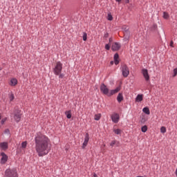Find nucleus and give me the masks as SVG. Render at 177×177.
<instances>
[{
  "mask_svg": "<svg viewBox=\"0 0 177 177\" xmlns=\"http://www.w3.org/2000/svg\"><path fill=\"white\" fill-rule=\"evenodd\" d=\"M111 118L113 122H114L115 124H118V122L120 121V115L118 113H113L111 115Z\"/></svg>",
  "mask_w": 177,
  "mask_h": 177,
  "instance_id": "obj_8",
  "label": "nucleus"
},
{
  "mask_svg": "<svg viewBox=\"0 0 177 177\" xmlns=\"http://www.w3.org/2000/svg\"><path fill=\"white\" fill-rule=\"evenodd\" d=\"M65 114H66L67 118H68V119L71 118V111H66Z\"/></svg>",
  "mask_w": 177,
  "mask_h": 177,
  "instance_id": "obj_18",
  "label": "nucleus"
},
{
  "mask_svg": "<svg viewBox=\"0 0 177 177\" xmlns=\"http://www.w3.org/2000/svg\"><path fill=\"white\" fill-rule=\"evenodd\" d=\"M21 147L23 149H26V147H27V141H24L21 143Z\"/></svg>",
  "mask_w": 177,
  "mask_h": 177,
  "instance_id": "obj_26",
  "label": "nucleus"
},
{
  "mask_svg": "<svg viewBox=\"0 0 177 177\" xmlns=\"http://www.w3.org/2000/svg\"><path fill=\"white\" fill-rule=\"evenodd\" d=\"M6 132H9V129H6Z\"/></svg>",
  "mask_w": 177,
  "mask_h": 177,
  "instance_id": "obj_39",
  "label": "nucleus"
},
{
  "mask_svg": "<svg viewBox=\"0 0 177 177\" xmlns=\"http://www.w3.org/2000/svg\"><path fill=\"white\" fill-rule=\"evenodd\" d=\"M113 59H114V63L117 66V64H118V63H120V61L118 60V59H119L118 54H117V53L115 54L114 57H113Z\"/></svg>",
  "mask_w": 177,
  "mask_h": 177,
  "instance_id": "obj_15",
  "label": "nucleus"
},
{
  "mask_svg": "<svg viewBox=\"0 0 177 177\" xmlns=\"http://www.w3.org/2000/svg\"><path fill=\"white\" fill-rule=\"evenodd\" d=\"M117 100H118V103H121V102H122V100H124V95H122V93H120L118 95Z\"/></svg>",
  "mask_w": 177,
  "mask_h": 177,
  "instance_id": "obj_14",
  "label": "nucleus"
},
{
  "mask_svg": "<svg viewBox=\"0 0 177 177\" xmlns=\"http://www.w3.org/2000/svg\"><path fill=\"white\" fill-rule=\"evenodd\" d=\"M141 73L147 82L150 81V75H149V71L147 69L142 68Z\"/></svg>",
  "mask_w": 177,
  "mask_h": 177,
  "instance_id": "obj_7",
  "label": "nucleus"
},
{
  "mask_svg": "<svg viewBox=\"0 0 177 177\" xmlns=\"http://www.w3.org/2000/svg\"><path fill=\"white\" fill-rule=\"evenodd\" d=\"M142 132H147V126L145 125L141 128Z\"/></svg>",
  "mask_w": 177,
  "mask_h": 177,
  "instance_id": "obj_23",
  "label": "nucleus"
},
{
  "mask_svg": "<svg viewBox=\"0 0 177 177\" xmlns=\"http://www.w3.org/2000/svg\"><path fill=\"white\" fill-rule=\"evenodd\" d=\"M1 164H6V162L8 161V156L4 152H1Z\"/></svg>",
  "mask_w": 177,
  "mask_h": 177,
  "instance_id": "obj_10",
  "label": "nucleus"
},
{
  "mask_svg": "<svg viewBox=\"0 0 177 177\" xmlns=\"http://www.w3.org/2000/svg\"><path fill=\"white\" fill-rule=\"evenodd\" d=\"M105 49H106V50H110V45L106 44L105 45Z\"/></svg>",
  "mask_w": 177,
  "mask_h": 177,
  "instance_id": "obj_30",
  "label": "nucleus"
},
{
  "mask_svg": "<svg viewBox=\"0 0 177 177\" xmlns=\"http://www.w3.org/2000/svg\"><path fill=\"white\" fill-rule=\"evenodd\" d=\"M170 46H171V48H174V41H171V42H170Z\"/></svg>",
  "mask_w": 177,
  "mask_h": 177,
  "instance_id": "obj_34",
  "label": "nucleus"
},
{
  "mask_svg": "<svg viewBox=\"0 0 177 177\" xmlns=\"http://www.w3.org/2000/svg\"><path fill=\"white\" fill-rule=\"evenodd\" d=\"M102 117V115L99 114H96L94 116V120H95V121H99V120H100V118Z\"/></svg>",
  "mask_w": 177,
  "mask_h": 177,
  "instance_id": "obj_19",
  "label": "nucleus"
},
{
  "mask_svg": "<svg viewBox=\"0 0 177 177\" xmlns=\"http://www.w3.org/2000/svg\"><path fill=\"white\" fill-rule=\"evenodd\" d=\"M121 71H122V74L124 78H127L128 75H129V68L127 66V64H122L121 66Z\"/></svg>",
  "mask_w": 177,
  "mask_h": 177,
  "instance_id": "obj_6",
  "label": "nucleus"
},
{
  "mask_svg": "<svg viewBox=\"0 0 177 177\" xmlns=\"http://www.w3.org/2000/svg\"><path fill=\"white\" fill-rule=\"evenodd\" d=\"M87 37H88V35L86 34V32H84L83 33V41H86Z\"/></svg>",
  "mask_w": 177,
  "mask_h": 177,
  "instance_id": "obj_27",
  "label": "nucleus"
},
{
  "mask_svg": "<svg viewBox=\"0 0 177 177\" xmlns=\"http://www.w3.org/2000/svg\"><path fill=\"white\" fill-rule=\"evenodd\" d=\"M114 145H115V140L111 141V142L110 143V146H111L113 147V146H114Z\"/></svg>",
  "mask_w": 177,
  "mask_h": 177,
  "instance_id": "obj_31",
  "label": "nucleus"
},
{
  "mask_svg": "<svg viewBox=\"0 0 177 177\" xmlns=\"http://www.w3.org/2000/svg\"><path fill=\"white\" fill-rule=\"evenodd\" d=\"M114 133H115L116 135H120V133H121V129H115V130H114Z\"/></svg>",
  "mask_w": 177,
  "mask_h": 177,
  "instance_id": "obj_25",
  "label": "nucleus"
},
{
  "mask_svg": "<svg viewBox=\"0 0 177 177\" xmlns=\"http://www.w3.org/2000/svg\"><path fill=\"white\" fill-rule=\"evenodd\" d=\"M93 176H94V177H96V174H94Z\"/></svg>",
  "mask_w": 177,
  "mask_h": 177,
  "instance_id": "obj_40",
  "label": "nucleus"
},
{
  "mask_svg": "<svg viewBox=\"0 0 177 177\" xmlns=\"http://www.w3.org/2000/svg\"><path fill=\"white\" fill-rule=\"evenodd\" d=\"M63 70V64L60 62H57L53 68V73L55 75H59Z\"/></svg>",
  "mask_w": 177,
  "mask_h": 177,
  "instance_id": "obj_3",
  "label": "nucleus"
},
{
  "mask_svg": "<svg viewBox=\"0 0 177 177\" xmlns=\"http://www.w3.org/2000/svg\"><path fill=\"white\" fill-rule=\"evenodd\" d=\"M143 113H145V114H147V115H149L150 114V109H149L148 107H145L142 109Z\"/></svg>",
  "mask_w": 177,
  "mask_h": 177,
  "instance_id": "obj_16",
  "label": "nucleus"
},
{
  "mask_svg": "<svg viewBox=\"0 0 177 177\" xmlns=\"http://www.w3.org/2000/svg\"><path fill=\"white\" fill-rule=\"evenodd\" d=\"M5 177H17V171L15 169H7L5 172Z\"/></svg>",
  "mask_w": 177,
  "mask_h": 177,
  "instance_id": "obj_4",
  "label": "nucleus"
},
{
  "mask_svg": "<svg viewBox=\"0 0 177 177\" xmlns=\"http://www.w3.org/2000/svg\"><path fill=\"white\" fill-rule=\"evenodd\" d=\"M136 100L137 102H142V100H143V95H138L136 98Z\"/></svg>",
  "mask_w": 177,
  "mask_h": 177,
  "instance_id": "obj_17",
  "label": "nucleus"
},
{
  "mask_svg": "<svg viewBox=\"0 0 177 177\" xmlns=\"http://www.w3.org/2000/svg\"><path fill=\"white\" fill-rule=\"evenodd\" d=\"M120 48H121V44L120 43L115 42L112 44L111 50L113 52H116L117 50H120Z\"/></svg>",
  "mask_w": 177,
  "mask_h": 177,
  "instance_id": "obj_9",
  "label": "nucleus"
},
{
  "mask_svg": "<svg viewBox=\"0 0 177 177\" xmlns=\"http://www.w3.org/2000/svg\"><path fill=\"white\" fill-rule=\"evenodd\" d=\"M113 41V39L110 38L109 39V42H111Z\"/></svg>",
  "mask_w": 177,
  "mask_h": 177,
  "instance_id": "obj_37",
  "label": "nucleus"
},
{
  "mask_svg": "<svg viewBox=\"0 0 177 177\" xmlns=\"http://www.w3.org/2000/svg\"><path fill=\"white\" fill-rule=\"evenodd\" d=\"M14 120L16 121V122H20V120H21V111L19 109H15L14 111Z\"/></svg>",
  "mask_w": 177,
  "mask_h": 177,
  "instance_id": "obj_5",
  "label": "nucleus"
},
{
  "mask_svg": "<svg viewBox=\"0 0 177 177\" xmlns=\"http://www.w3.org/2000/svg\"><path fill=\"white\" fill-rule=\"evenodd\" d=\"M1 113H0V120H1Z\"/></svg>",
  "mask_w": 177,
  "mask_h": 177,
  "instance_id": "obj_41",
  "label": "nucleus"
},
{
  "mask_svg": "<svg viewBox=\"0 0 177 177\" xmlns=\"http://www.w3.org/2000/svg\"><path fill=\"white\" fill-rule=\"evenodd\" d=\"M9 100H10V102H13V100H15V94L14 93L10 94Z\"/></svg>",
  "mask_w": 177,
  "mask_h": 177,
  "instance_id": "obj_20",
  "label": "nucleus"
},
{
  "mask_svg": "<svg viewBox=\"0 0 177 177\" xmlns=\"http://www.w3.org/2000/svg\"><path fill=\"white\" fill-rule=\"evenodd\" d=\"M115 145L116 147H120V142L118 141L115 140Z\"/></svg>",
  "mask_w": 177,
  "mask_h": 177,
  "instance_id": "obj_33",
  "label": "nucleus"
},
{
  "mask_svg": "<svg viewBox=\"0 0 177 177\" xmlns=\"http://www.w3.org/2000/svg\"><path fill=\"white\" fill-rule=\"evenodd\" d=\"M6 120H8L6 118H3L1 121V124L3 125L5 122H6Z\"/></svg>",
  "mask_w": 177,
  "mask_h": 177,
  "instance_id": "obj_29",
  "label": "nucleus"
},
{
  "mask_svg": "<svg viewBox=\"0 0 177 177\" xmlns=\"http://www.w3.org/2000/svg\"><path fill=\"white\" fill-rule=\"evenodd\" d=\"M163 17L165 19H169V15L168 14V12H163Z\"/></svg>",
  "mask_w": 177,
  "mask_h": 177,
  "instance_id": "obj_24",
  "label": "nucleus"
},
{
  "mask_svg": "<svg viewBox=\"0 0 177 177\" xmlns=\"http://www.w3.org/2000/svg\"><path fill=\"white\" fill-rule=\"evenodd\" d=\"M8 142H3L0 143V149H1V150H8Z\"/></svg>",
  "mask_w": 177,
  "mask_h": 177,
  "instance_id": "obj_13",
  "label": "nucleus"
},
{
  "mask_svg": "<svg viewBox=\"0 0 177 177\" xmlns=\"http://www.w3.org/2000/svg\"><path fill=\"white\" fill-rule=\"evenodd\" d=\"M17 79L16 78H12L10 81L9 85L10 86H16V85H17Z\"/></svg>",
  "mask_w": 177,
  "mask_h": 177,
  "instance_id": "obj_12",
  "label": "nucleus"
},
{
  "mask_svg": "<svg viewBox=\"0 0 177 177\" xmlns=\"http://www.w3.org/2000/svg\"><path fill=\"white\" fill-rule=\"evenodd\" d=\"M35 150L39 157L47 156L50 151V140L48 136L38 133L35 138Z\"/></svg>",
  "mask_w": 177,
  "mask_h": 177,
  "instance_id": "obj_1",
  "label": "nucleus"
},
{
  "mask_svg": "<svg viewBox=\"0 0 177 177\" xmlns=\"http://www.w3.org/2000/svg\"><path fill=\"white\" fill-rule=\"evenodd\" d=\"M111 66H113V64H114V62L111 61Z\"/></svg>",
  "mask_w": 177,
  "mask_h": 177,
  "instance_id": "obj_36",
  "label": "nucleus"
},
{
  "mask_svg": "<svg viewBox=\"0 0 177 177\" xmlns=\"http://www.w3.org/2000/svg\"><path fill=\"white\" fill-rule=\"evenodd\" d=\"M104 38H109V33H105Z\"/></svg>",
  "mask_w": 177,
  "mask_h": 177,
  "instance_id": "obj_35",
  "label": "nucleus"
},
{
  "mask_svg": "<svg viewBox=\"0 0 177 177\" xmlns=\"http://www.w3.org/2000/svg\"><path fill=\"white\" fill-rule=\"evenodd\" d=\"M58 75H59V78H64V74H63V73H59Z\"/></svg>",
  "mask_w": 177,
  "mask_h": 177,
  "instance_id": "obj_32",
  "label": "nucleus"
},
{
  "mask_svg": "<svg viewBox=\"0 0 177 177\" xmlns=\"http://www.w3.org/2000/svg\"><path fill=\"white\" fill-rule=\"evenodd\" d=\"M122 0H116V2H121Z\"/></svg>",
  "mask_w": 177,
  "mask_h": 177,
  "instance_id": "obj_38",
  "label": "nucleus"
},
{
  "mask_svg": "<svg viewBox=\"0 0 177 177\" xmlns=\"http://www.w3.org/2000/svg\"><path fill=\"white\" fill-rule=\"evenodd\" d=\"M107 19L108 20H109L110 21H111V20H113V15H111V12H109L107 15Z\"/></svg>",
  "mask_w": 177,
  "mask_h": 177,
  "instance_id": "obj_21",
  "label": "nucleus"
},
{
  "mask_svg": "<svg viewBox=\"0 0 177 177\" xmlns=\"http://www.w3.org/2000/svg\"><path fill=\"white\" fill-rule=\"evenodd\" d=\"M160 132L161 133H165V132H167V128H165V127H162L160 128Z\"/></svg>",
  "mask_w": 177,
  "mask_h": 177,
  "instance_id": "obj_22",
  "label": "nucleus"
},
{
  "mask_svg": "<svg viewBox=\"0 0 177 177\" xmlns=\"http://www.w3.org/2000/svg\"><path fill=\"white\" fill-rule=\"evenodd\" d=\"M100 89L103 95H107L109 97H110L113 96V95H115V93H118L121 88L120 87H117L115 89L110 91L109 90V88H107V86H106L104 84H102Z\"/></svg>",
  "mask_w": 177,
  "mask_h": 177,
  "instance_id": "obj_2",
  "label": "nucleus"
},
{
  "mask_svg": "<svg viewBox=\"0 0 177 177\" xmlns=\"http://www.w3.org/2000/svg\"><path fill=\"white\" fill-rule=\"evenodd\" d=\"M88 142H89V133H86L84 138V141L82 144V149H85V147L88 146Z\"/></svg>",
  "mask_w": 177,
  "mask_h": 177,
  "instance_id": "obj_11",
  "label": "nucleus"
},
{
  "mask_svg": "<svg viewBox=\"0 0 177 177\" xmlns=\"http://www.w3.org/2000/svg\"><path fill=\"white\" fill-rule=\"evenodd\" d=\"M177 75V68H174L173 71V77H176Z\"/></svg>",
  "mask_w": 177,
  "mask_h": 177,
  "instance_id": "obj_28",
  "label": "nucleus"
}]
</instances>
